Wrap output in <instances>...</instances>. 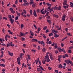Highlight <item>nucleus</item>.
<instances>
[{
    "label": "nucleus",
    "mask_w": 73,
    "mask_h": 73,
    "mask_svg": "<svg viewBox=\"0 0 73 73\" xmlns=\"http://www.w3.org/2000/svg\"><path fill=\"white\" fill-rule=\"evenodd\" d=\"M68 53H72V51H71V50H69L68 51Z\"/></svg>",
    "instance_id": "nucleus-41"
},
{
    "label": "nucleus",
    "mask_w": 73,
    "mask_h": 73,
    "mask_svg": "<svg viewBox=\"0 0 73 73\" xmlns=\"http://www.w3.org/2000/svg\"><path fill=\"white\" fill-rule=\"evenodd\" d=\"M49 38H48L47 39V42H46V44H48V41H49Z\"/></svg>",
    "instance_id": "nucleus-52"
},
{
    "label": "nucleus",
    "mask_w": 73,
    "mask_h": 73,
    "mask_svg": "<svg viewBox=\"0 0 73 73\" xmlns=\"http://www.w3.org/2000/svg\"><path fill=\"white\" fill-rule=\"evenodd\" d=\"M67 35L68 36H72V35L70 34V33H67Z\"/></svg>",
    "instance_id": "nucleus-31"
},
{
    "label": "nucleus",
    "mask_w": 73,
    "mask_h": 73,
    "mask_svg": "<svg viewBox=\"0 0 73 73\" xmlns=\"http://www.w3.org/2000/svg\"><path fill=\"white\" fill-rule=\"evenodd\" d=\"M54 35H55L54 36V37H56H56L57 36V34L56 33H54Z\"/></svg>",
    "instance_id": "nucleus-35"
},
{
    "label": "nucleus",
    "mask_w": 73,
    "mask_h": 73,
    "mask_svg": "<svg viewBox=\"0 0 73 73\" xmlns=\"http://www.w3.org/2000/svg\"><path fill=\"white\" fill-rule=\"evenodd\" d=\"M44 9L43 8L40 11V13H42V14H43V15L45 14V13H46V9H45L44 11H43Z\"/></svg>",
    "instance_id": "nucleus-2"
},
{
    "label": "nucleus",
    "mask_w": 73,
    "mask_h": 73,
    "mask_svg": "<svg viewBox=\"0 0 73 73\" xmlns=\"http://www.w3.org/2000/svg\"><path fill=\"white\" fill-rule=\"evenodd\" d=\"M30 33L31 36H34V33H33V32L32 31L30 30Z\"/></svg>",
    "instance_id": "nucleus-9"
},
{
    "label": "nucleus",
    "mask_w": 73,
    "mask_h": 73,
    "mask_svg": "<svg viewBox=\"0 0 73 73\" xmlns=\"http://www.w3.org/2000/svg\"><path fill=\"white\" fill-rule=\"evenodd\" d=\"M58 50H59L60 52H63V50H64V48H60L58 47Z\"/></svg>",
    "instance_id": "nucleus-4"
},
{
    "label": "nucleus",
    "mask_w": 73,
    "mask_h": 73,
    "mask_svg": "<svg viewBox=\"0 0 73 73\" xmlns=\"http://www.w3.org/2000/svg\"><path fill=\"white\" fill-rule=\"evenodd\" d=\"M66 5L67 6L65 5L63 6V7L64 8H65V9H66V8H68L69 7V5Z\"/></svg>",
    "instance_id": "nucleus-7"
},
{
    "label": "nucleus",
    "mask_w": 73,
    "mask_h": 73,
    "mask_svg": "<svg viewBox=\"0 0 73 73\" xmlns=\"http://www.w3.org/2000/svg\"><path fill=\"white\" fill-rule=\"evenodd\" d=\"M55 48H57V44L56 43H55L54 46Z\"/></svg>",
    "instance_id": "nucleus-29"
},
{
    "label": "nucleus",
    "mask_w": 73,
    "mask_h": 73,
    "mask_svg": "<svg viewBox=\"0 0 73 73\" xmlns=\"http://www.w3.org/2000/svg\"><path fill=\"white\" fill-rule=\"evenodd\" d=\"M53 16L54 17H56V18H58V16L56 14H53Z\"/></svg>",
    "instance_id": "nucleus-16"
},
{
    "label": "nucleus",
    "mask_w": 73,
    "mask_h": 73,
    "mask_svg": "<svg viewBox=\"0 0 73 73\" xmlns=\"http://www.w3.org/2000/svg\"><path fill=\"white\" fill-rule=\"evenodd\" d=\"M64 56H65V57H69V56H68V55L67 54H65Z\"/></svg>",
    "instance_id": "nucleus-42"
},
{
    "label": "nucleus",
    "mask_w": 73,
    "mask_h": 73,
    "mask_svg": "<svg viewBox=\"0 0 73 73\" xmlns=\"http://www.w3.org/2000/svg\"><path fill=\"white\" fill-rule=\"evenodd\" d=\"M49 36H53V34L50 33L49 34Z\"/></svg>",
    "instance_id": "nucleus-59"
},
{
    "label": "nucleus",
    "mask_w": 73,
    "mask_h": 73,
    "mask_svg": "<svg viewBox=\"0 0 73 73\" xmlns=\"http://www.w3.org/2000/svg\"><path fill=\"white\" fill-rule=\"evenodd\" d=\"M50 57L51 60H54V58L52 57V55H50Z\"/></svg>",
    "instance_id": "nucleus-19"
},
{
    "label": "nucleus",
    "mask_w": 73,
    "mask_h": 73,
    "mask_svg": "<svg viewBox=\"0 0 73 73\" xmlns=\"http://www.w3.org/2000/svg\"><path fill=\"white\" fill-rule=\"evenodd\" d=\"M67 1L66 0H64V1L63 2V5H66V3Z\"/></svg>",
    "instance_id": "nucleus-11"
},
{
    "label": "nucleus",
    "mask_w": 73,
    "mask_h": 73,
    "mask_svg": "<svg viewBox=\"0 0 73 73\" xmlns=\"http://www.w3.org/2000/svg\"><path fill=\"white\" fill-rule=\"evenodd\" d=\"M69 63L70 64L71 66H73V62L71 61H69Z\"/></svg>",
    "instance_id": "nucleus-27"
},
{
    "label": "nucleus",
    "mask_w": 73,
    "mask_h": 73,
    "mask_svg": "<svg viewBox=\"0 0 73 73\" xmlns=\"http://www.w3.org/2000/svg\"><path fill=\"white\" fill-rule=\"evenodd\" d=\"M46 50L45 48H43L42 50V51L43 52H45Z\"/></svg>",
    "instance_id": "nucleus-34"
},
{
    "label": "nucleus",
    "mask_w": 73,
    "mask_h": 73,
    "mask_svg": "<svg viewBox=\"0 0 73 73\" xmlns=\"http://www.w3.org/2000/svg\"><path fill=\"white\" fill-rule=\"evenodd\" d=\"M17 14V15H18L19 17H20V15H21V13H19L18 12L16 11Z\"/></svg>",
    "instance_id": "nucleus-18"
},
{
    "label": "nucleus",
    "mask_w": 73,
    "mask_h": 73,
    "mask_svg": "<svg viewBox=\"0 0 73 73\" xmlns=\"http://www.w3.org/2000/svg\"><path fill=\"white\" fill-rule=\"evenodd\" d=\"M20 60H21V59H20V58L19 57L17 58V62L20 61Z\"/></svg>",
    "instance_id": "nucleus-22"
},
{
    "label": "nucleus",
    "mask_w": 73,
    "mask_h": 73,
    "mask_svg": "<svg viewBox=\"0 0 73 73\" xmlns=\"http://www.w3.org/2000/svg\"><path fill=\"white\" fill-rule=\"evenodd\" d=\"M52 8L54 10H57V9H58V7H57L56 6H55L54 7H52Z\"/></svg>",
    "instance_id": "nucleus-17"
},
{
    "label": "nucleus",
    "mask_w": 73,
    "mask_h": 73,
    "mask_svg": "<svg viewBox=\"0 0 73 73\" xmlns=\"http://www.w3.org/2000/svg\"><path fill=\"white\" fill-rule=\"evenodd\" d=\"M47 32H49V31L48 30V29H47L46 30V33H47Z\"/></svg>",
    "instance_id": "nucleus-61"
},
{
    "label": "nucleus",
    "mask_w": 73,
    "mask_h": 73,
    "mask_svg": "<svg viewBox=\"0 0 73 73\" xmlns=\"http://www.w3.org/2000/svg\"><path fill=\"white\" fill-rule=\"evenodd\" d=\"M22 41H24L25 40V38L24 37H22Z\"/></svg>",
    "instance_id": "nucleus-57"
},
{
    "label": "nucleus",
    "mask_w": 73,
    "mask_h": 73,
    "mask_svg": "<svg viewBox=\"0 0 73 73\" xmlns=\"http://www.w3.org/2000/svg\"><path fill=\"white\" fill-rule=\"evenodd\" d=\"M9 20L10 21L11 24H13V22H14V19H12V18H11Z\"/></svg>",
    "instance_id": "nucleus-8"
},
{
    "label": "nucleus",
    "mask_w": 73,
    "mask_h": 73,
    "mask_svg": "<svg viewBox=\"0 0 73 73\" xmlns=\"http://www.w3.org/2000/svg\"><path fill=\"white\" fill-rule=\"evenodd\" d=\"M10 46H15L14 44H12V42H11L10 43Z\"/></svg>",
    "instance_id": "nucleus-25"
},
{
    "label": "nucleus",
    "mask_w": 73,
    "mask_h": 73,
    "mask_svg": "<svg viewBox=\"0 0 73 73\" xmlns=\"http://www.w3.org/2000/svg\"><path fill=\"white\" fill-rule=\"evenodd\" d=\"M8 32L9 33V34H10V35H12L13 34V32H11L10 30H8Z\"/></svg>",
    "instance_id": "nucleus-23"
},
{
    "label": "nucleus",
    "mask_w": 73,
    "mask_h": 73,
    "mask_svg": "<svg viewBox=\"0 0 73 73\" xmlns=\"http://www.w3.org/2000/svg\"><path fill=\"white\" fill-rule=\"evenodd\" d=\"M47 19H50V16L48 15L47 17H46Z\"/></svg>",
    "instance_id": "nucleus-58"
},
{
    "label": "nucleus",
    "mask_w": 73,
    "mask_h": 73,
    "mask_svg": "<svg viewBox=\"0 0 73 73\" xmlns=\"http://www.w3.org/2000/svg\"><path fill=\"white\" fill-rule=\"evenodd\" d=\"M37 49L38 50H40V46H38Z\"/></svg>",
    "instance_id": "nucleus-64"
},
{
    "label": "nucleus",
    "mask_w": 73,
    "mask_h": 73,
    "mask_svg": "<svg viewBox=\"0 0 73 73\" xmlns=\"http://www.w3.org/2000/svg\"><path fill=\"white\" fill-rule=\"evenodd\" d=\"M61 26H60V28H58V29H57V30H58V31H60V30H61Z\"/></svg>",
    "instance_id": "nucleus-44"
},
{
    "label": "nucleus",
    "mask_w": 73,
    "mask_h": 73,
    "mask_svg": "<svg viewBox=\"0 0 73 73\" xmlns=\"http://www.w3.org/2000/svg\"><path fill=\"white\" fill-rule=\"evenodd\" d=\"M21 29H23V28L24 27V25L23 24H21Z\"/></svg>",
    "instance_id": "nucleus-40"
},
{
    "label": "nucleus",
    "mask_w": 73,
    "mask_h": 73,
    "mask_svg": "<svg viewBox=\"0 0 73 73\" xmlns=\"http://www.w3.org/2000/svg\"><path fill=\"white\" fill-rule=\"evenodd\" d=\"M32 42H37V40L36 39L33 38L31 40Z\"/></svg>",
    "instance_id": "nucleus-6"
},
{
    "label": "nucleus",
    "mask_w": 73,
    "mask_h": 73,
    "mask_svg": "<svg viewBox=\"0 0 73 73\" xmlns=\"http://www.w3.org/2000/svg\"><path fill=\"white\" fill-rule=\"evenodd\" d=\"M48 44H52V42H51V41H50L48 42Z\"/></svg>",
    "instance_id": "nucleus-55"
},
{
    "label": "nucleus",
    "mask_w": 73,
    "mask_h": 73,
    "mask_svg": "<svg viewBox=\"0 0 73 73\" xmlns=\"http://www.w3.org/2000/svg\"><path fill=\"white\" fill-rule=\"evenodd\" d=\"M6 36L7 37H8V38H11V37L10 36H9V35H6Z\"/></svg>",
    "instance_id": "nucleus-38"
},
{
    "label": "nucleus",
    "mask_w": 73,
    "mask_h": 73,
    "mask_svg": "<svg viewBox=\"0 0 73 73\" xmlns=\"http://www.w3.org/2000/svg\"><path fill=\"white\" fill-rule=\"evenodd\" d=\"M39 66L40 68V70H41H41H42V69H43V68H42V66H40V65Z\"/></svg>",
    "instance_id": "nucleus-30"
},
{
    "label": "nucleus",
    "mask_w": 73,
    "mask_h": 73,
    "mask_svg": "<svg viewBox=\"0 0 73 73\" xmlns=\"http://www.w3.org/2000/svg\"><path fill=\"white\" fill-rule=\"evenodd\" d=\"M12 13L14 14L15 13V11L13 10L12 11H11Z\"/></svg>",
    "instance_id": "nucleus-54"
},
{
    "label": "nucleus",
    "mask_w": 73,
    "mask_h": 73,
    "mask_svg": "<svg viewBox=\"0 0 73 73\" xmlns=\"http://www.w3.org/2000/svg\"><path fill=\"white\" fill-rule=\"evenodd\" d=\"M19 19V17L18 16H17L15 17V20H17L18 19Z\"/></svg>",
    "instance_id": "nucleus-48"
},
{
    "label": "nucleus",
    "mask_w": 73,
    "mask_h": 73,
    "mask_svg": "<svg viewBox=\"0 0 73 73\" xmlns=\"http://www.w3.org/2000/svg\"><path fill=\"white\" fill-rule=\"evenodd\" d=\"M13 10V9L12 8H10V11H11V12Z\"/></svg>",
    "instance_id": "nucleus-45"
},
{
    "label": "nucleus",
    "mask_w": 73,
    "mask_h": 73,
    "mask_svg": "<svg viewBox=\"0 0 73 73\" xmlns=\"http://www.w3.org/2000/svg\"><path fill=\"white\" fill-rule=\"evenodd\" d=\"M7 27H8V28H10L11 27V26H10V25H9L7 24Z\"/></svg>",
    "instance_id": "nucleus-53"
},
{
    "label": "nucleus",
    "mask_w": 73,
    "mask_h": 73,
    "mask_svg": "<svg viewBox=\"0 0 73 73\" xmlns=\"http://www.w3.org/2000/svg\"><path fill=\"white\" fill-rule=\"evenodd\" d=\"M20 58H23V56H24V54H22V53H20Z\"/></svg>",
    "instance_id": "nucleus-10"
},
{
    "label": "nucleus",
    "mask_w": 73,
    "mask_h": 73,
    "mask_svg": "<svg viewBox=\"0 0 73 73\" xmlns=\"http://www.w3.org/2000/svg\"><path fill=\"white\" fill-rule=\"evenodd\" d=\"M50 13H51V12H52V11H53V7H52V8L50 9Z\"/></svg>",
    "instance_id": "nucleus-33"
},
{
    "label": "nucleus",
    "mask_w": 73,
    "mask_h": 73,
    "mask_svg": "<svg viewBox=\"0 0 73 73\" xmlns=\"http://www.w3.org/2000/svg\"><path fill=\"white\" fill-rule=\"evenodd\" d=\"M47 7H48V8H46V12H48V11H50V9L51 7V6H52L51 4H50L49 3H46Z\"/></svg>",
    "instance_id": "nucleus-1"
},
{
    "label": "nucleus",
    "mask_w": 73,
    "mask_h": 73,
    "mask_svg": "<svg viewBox=\"0 0 73 73\" xmlns=\"http://www.w3.org/2000/svg\"><path fill=\"white\" fill-rule=\"evenodd\" d=\"M33 15L35 17H37V15H36V11L34 10L33 12Z\"/></svg>",
    "instance_id": "nucleus-13"
},
{
    "label": "nucleus",
    "mask_w": 73,
    "mask_h": 73,
    "mask_svg": "<svg viewBox=\"0 0 73 73\" xmlns=\"http://www.w3.org/2000/svg\"><path fill=\"white\" fill-rule=\"evenodd\" d=\"M33 26L35 28V29H37V27H36V26L35 25H33Z\"/></svg>",
    "instance_id": "nucleus-60"
},
{
    "label": "nucleus",
    "mask_w": 73,
    "mask_h": 73,
    "mask_svg": "<svg viewBox=\"0 0 73 73\" xmlns=\"http://www.w3.org/2000/svg\"><path fill=\"white\" fill-rule=\"evenodd\" d=\"M0 66H3V67H5V64H0Z\"/></svg>",
    "instance_id": "nucleus-26"
},
{
    "label": "nucleus",
    "mask_w": 73,
    "mask_h": 73,
    "mask_svg": "<svg viewBox=\"0 0 73 73\" xmlns=\"http://www.w3.org/2000/svg\"><path fill=\"white\" fill-rule=\"evenodd\" d=\"M33 2H30V4L31 5H32V4H33Z\"/></svg>",
    "instance_id": "nucleus-62"
},
{
    "label": "nucleus",
    "mask_w": 73,
    "mask_h": 73,
    "mask_svg": "<svg viewBox=\"0 0 73 73\" xmlns=\"http://www.w3.org/2000/svg\"><path fill=\"white\" fill-rule=\"evenodd\" d=\"M9 54L10 55V56H12L13 55V53H11L9 51H8Z\"/></svg>",
    "instance_id": "nucleus-14"
},
{
    "label": "nucleus",
    "mask_w": 73,
    "mask_h": 73,
    "mask_svg": "<svg viewBox=\"0 0 73 73\" xmlns=\"http://www.w3.org/2000/svg\"><path fill=\"white\" fill-rule=\"evenodd\" d=\"M31 52H36V50H35L32 49L31 50Z\"/></svg>",
    "instance_id": "nucleus-51"
},
{
    "label": "nucleus",
    "mask_w": 73,
    "mask_h": 73,
    "mask_svg": "<svg viewBox=\"0 0 73 73\" xmlns=\"http://www.w3.org/2000/svg\"><path fill=\"white\" fill-rule=\"evenodd\" d=\"M49 13V12H47L46 13V16H48Z\"/></svg>",
    "instance_id": "nucleus-56"
},
{
    "label": "nucleus",
    "mask_w": 73,
    "mask_h": 73,
    "mask_svg": "<svg viewBox=\"0 0 73 73\" xmlns=\"http://www.w3.org/2000/svg\"><path fill=\"white\" fill-rule=\"evenodd\" d=\"M7 47H9V46H11L10 43L8 42L7 44Z\"/></svg>",
    "instance_id": "nucleus-32"
},
{
    "label": "nucleus",
    "mask_w": 73,
    "mask_h": 73,
    "mask_svg": "<svg viewBox=\"0 0 73 73\" xmlns=\"http://www.w3.org/2000/svg\"><path fill=\"white\" fill-rule=\"evenodd\" d=\"M30 12L31 15H33V13H32V10H30Z\"/></svg>",
    "instance_id": "nucleus-39"
},
{
    "label": "nucleus",
    "mask_w": 73,
    "mask_h": 73,
    "mask_svg": "<svg viewBox=\"0 0 73 73\" xmlns=\"http://www.w3.org/2000/svg\"><path fill=\"white\" fill-rule=\"evenodd\" d=\"M8 16L9 18V20H10V19H12V18H11V15H9Z\"/></svg>",
    "instance_id": "nucleus-46"
},
{
    "label": "nucleus",
    "mask_w": 73,
    "mask_h": 73,
    "mask_svg": "<svg viewBox=\"0 0 73 73\" xmlns=\"http://www.w3.org/2000/svg\"><path fill=\"white\" fill-rule=\"evenodd\" d=\"M35 4H34L32 5V7L33 8H35Z\"/></svg>",
    "instance_id": "nucleus-50"
},
{
    "label": "nucleus",
    "mask_w": 73,
    "mask_h": 73,
    "mask_svg": "<svg viewBox=\"0 0 73 73\" xmlns=\"http://www.w3.org/2000/svg\"><path fill=\"white\" fill-rule=\"evenodd\" d=\"M58 57H59L58 58V61L59 62H61V60H61V56H58Z\"/></svg>",
    "instance_id": "nucleus-12"
},
{
    "label": "nucleus",
    "mask_w": 73,
    "mask_h": 73,
    "mask_svg": "<svg viewBox=\"0 0 73 73\" xmlns=\"http://www.w3.org/2000/svg\"><path fill=\"white\" fill-rule=\"evenodd\" d=\"M23 12L24 13H25V14H27V12H26V11L24 9L23 10Z\"/></svg>",
    "instance_id": "nucleus-49"
},
{
    "label": "nucleus",
    "mask_w": 73,
    "mask_h": 73,
    "mask_svg": "<svg viewBox=\"0 0 73 73\" xmlns=\"http://www.w3.org/2000/svg\"><path fill=\"white\" fill-rule=\"evenodd\" d=\"M58 10H60L61 9V6H59L58 8Z\"/></svg>",
    "instance_id": "nucleus-47"
},
{
    "label": "nucleus",
    "mask_w": 73,
    "mask_h": 73,
    "mask_svg": "<svg viewBox=\"0 0 73 73\" xmlns=\"http://www.w3.org/2000/svg\"><path fill=\"white\" fill-rule=\"evenodd\" d=\"M59 68H62V66L61 65V64H59Z\"/></svg>",
    "instance_id": "nucleus-28"
},
{
    "label": "nucleus",
    "mask_w": 73,
    "mask_h": 73,
    "mask_svg": "<svg viewBox=\"0 0 73 73\" xmlns=\"http://www.w3.org/2000/svg\"><path fill=\"white\" fill-rule=\"evenodd\" d=\"M46 62H49L50 61V59H49V56L48 55H47V56H46Z\"/></svg>",
    "instance_id": "nucleus-5"
},
{
    "label": "nucleus",
    "mask_w": 73,
    "mask_h": 73,
    "mask_svg": "<svg viewBox=\"0 0 73 73\" xmlns=\"http://www.w3.org/2000/svg\"><path fill=\"white\" fill-rule=\"evenodd\" d=\"M27 56H28V58L29 60H31V57H30V56L28 54Z\"/></svg>",
    "instance_id": "nucleus-37"
},
{
    "label": "nucleus",
    "mask_w": 73,
    "mask_h": 73,
    "mask_svg": "<svg viewBox=\"0 0 73 73\" xmlns=\"http://www.w3.org/2000/svg\"><path fill=\"white\" fill-rule=\"evenodd\" d=\"M3 20H4V19H5V20H7V17H3Z\"/></svg>",
    "instance_id": "nucleus-43"
},
{
    "label": "nucleus",
    "mask_w": 73,
    "mask_h": 73,
    "mask_svg": "<svg viewBox=\"0 0 73 73\" xmlns=\"http://www.w3.org/2000/svg\"><path fill=\"white\" fill-rule=\"evenodd\" d=\"M70 5L71 6V7H73V3L72 2H70Z\"/></svg>",
    "instance_id": "nucleus-24"
},
{
    "label": "nucleus",
    "mask_w": 73,
    "mask_h": 73,
    "mask_svg": "<svg viewBox=\"0 0 73 73\" xmlns=\"http://www.w3.org/2000/svg\"><path fill=\"white\" fill-rule=\"evenodd\" d=\"M37 30L38 32H39V31H41V28L40 27L38 28Z\"/></svg>",
    "instance_id": "nucleus-36"
},
{
    "label": "nucleus",
    "mask_w": 73,
    "mask_h": 73,
    "mask_svg": "<svg viewBox=\"0 0 73 73\" xmlns=\"http://www.w3.org/2000/svg\"><path fill=\"white\" fill-rule=\"evenodd\" d=\"M5 39L6 41H7V40H8V39H7V37L6 36H5Z\"/></svg>",
    "instance_id": "nucleus-63"
},
{
    "label": "nucleus",
    "mask_w": 73,
    "mask_h": 73,
    "mask_svg": "<svg viewBox=\"0 0 73 73\" xmlns=\"http://www.w3.org/2000/svg\"><path fill=\"white\" fill-rule=\"evenodd\" d=\"M65 17H66V15H64L62 17L61 20L63 21H65Z\"/></svg>",
    "instance_id": "nucleus-3"
},
{
    "label": "nucleus",
    "mask_w": 73,
    "mask_h": 73,
    "mask_svg": "<svg viewBox=\"0 0 73 73\" xmlns=\"http://www.w3.org/2000/svg\"><path fill=\"white\" fill-rule=\"evenodd\" d=\"M47 21L48 23H49V24H52V23L51 22V21L50 20H47Z\"/></svg>",
    "instance_id": "nucleus-20"
},
{
    "label": "nucleus",
    "mask_w": 73,
    "mask_h": 73,
    "mask_svg": "<svg viewBox=\"0 0 73 73\" xmlns=\"http://www.w3.org/2000/svg\"><path fill=\"white\" fill-rule=\"evenodd\" d=\"M29 4V3L28 2H27L26 3H24L23 5H25V6L26 5H28Z\"/></svg>",
    "instance_id": "nucleus-21"
},
{
    "label": "nucleus",
    "mask_w": 73,
    "mask_h": 73,
    "mask_svg": "<svg viewBox=\"0 0 73 73\" xmlns=\"http://www.w3.org/2000/svg\"><path fill=\"white\" fill-rule=\"evenodd\" d=\"M20 34L19 35V37H21L23 36V33H21V32H20Z\"/></svg>",
    "instance_id": "nucleus-15"
}]
</instances>
